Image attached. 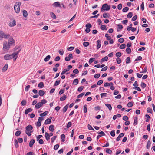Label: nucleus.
Returning <instances> with one entry per match:
<instances>
[{"instance_id": "obj_1", "label": "nucleus", "mask_w": 155, "mask_h": 155, "mask_svg": "<svg viewBox=\"0 0 155 155\" xmlns=\"http://www.w3.org/2000/svg\"><path fill=\"white\" fill-rule=\"evenodd\" d=\"M18 52H15L12 54H7L4 56V59L5 60H10L12 58L13 61H15L18 58Z\"/></svg>"}, {"instance_id": "obj_2", "label": "nucleus", "mask_w": 155, "mask_h": 155, "mask_svg": "<svg viewBox=\"0 0 155 155\" xmlns=\"http://www.w3.org/2000/svg\"><path fill=\"white\" fill-rule=\"evenodd\" d=\"M21 3L19 2H16L14 6V9L15 12L18 13L20 11Z\"/></svg>"}, {"instance_id": "obj_3", "label": "nucleus", "mask_w": 155, "mask_h": 155, "mask_svg": "<svg viewBox=\"0 0 155 155\" xmlns=\"http://www.w3.org/2000/svg\"><path fill=\"white\" fill-rule=\"evenodd\" d=\"M32 129L33 127L31 125H28L26 127L25 133L28 136H30L31 135L32 132Z\"/></svg>"}, {"instance_id": "obj_4", "label": "nucleus", "mask_w": 155, "mask_h": 155, "mask_svg": "<svg viewBox=\"0 0 155 155\" xmlns=\"http://www.w3.org/2000/svg\"><path fill=\"white\" fill-rule=\"evenodd\" d=\"M47 102L46 101L45 99H43L41 101V102L37 103L35 106V108L39 109L44 104Z\"/></svg>"}, {"instance_id": "obj_5", "label": "nucleus", "mask_w": 155, "mask_h": 155, "mask_svg": "<svg viewBox=\"0 0 155 155\" xmlns=\"http://www.w3.org/2000/svg\"><path fill=\"white\" fill-rule=\"evenodd\" d=\"M110 8V6L108 5L107 4H103L101 8V11H108Z\"/></svg>"}, {"instance_id": "obj_6", "label": "nucleus", "mask_w": 155, "mask_h": 155, "mask_svg": "<svg viewBox=\"0 0 155 155\" xmlns=\"http://www.w3.org/2000/svg\"><path fill=\"white\" fill-rule=\"evenodd\" d=\"M11 46L7 42H5L3 43V49L4 51H7L9 49Z\"/></svg>"}, {"instance_id": "obj_7", "label": "nucleus", "mask_w": 155, "mask_h": 155, "mask_svg": "<svg viewBox=\"0 0 155 155\" xmlns=\"http://www.w3.org/2000/svg\"><path fill=\"white\" fill-rule=\"evenodd\" d=\"M15 41L12 38H10L8 41V43L10 46L14 45Z\"/></svg>"}, {"instance_id": "obj_8", "label": "nucleus", "mask_w": 155, "mask_h": 155, "mask_svg": "<svg viewBox=\"0 0 155 155\" xmlns=\"http://www.w3.org/2000/svg\"><path fill=\"white\" fill-rule=\"evenodd\" d=\"M16 25V22L15 20H14L12 21H11L9 22L8 24V25L10 27H12L15 26Z\"/></svg>"}, {"instance_id": "obj_9", "label": "nucleus", "mask_w": 155, "mask_h": 155, "mask_svg": "<svg viewBox=\"0 0 155 155\" xmlns=\"http://www.w3.org/2000/svg\"><path fill=\"white\" fill-rule=\"evenodd\" d=\"M9 34H5L2 32L1 38H8L9 37Z\"/></svg>"}, {"instance_id": "obj_10", "label": "nucleus", "mask_w": 155, "mask_h": 155, "mask_svg": "<svg viewBox=\"0 0 155 155\" xmlns=\"http://www.w3.org/2000/svg\"><path fill=\"white\" fill-rule=\"evenodd\" d=\"M52 6L55 7H60V5L59 2H57L54 3L52 5Z\"/></svg>"}, {"instance_id": "obj_11", "label": "nucleus", "mask_w": 155, "mask_h": 155, "mask_svg": "<svg viewBox=\"0 0 155 155\" xmlns=\"http://www.w3.org/2000/svg\"><path fill=\"white\" fill-rule=\"evenodd\" d=\"M124 136V134L123 133H120L117 137L116 139L117 141H119L120 140V139L121 137H122Z\"/></svg>"}, {"instance_id": "obj_12", "label": "nucleus", "mask_w": 155, "mask_h": 155, "mask_svg": "<svg viewBox=\"0 0 155 155\" xmlns=\"http://www.w3.org/2000/svg\"><path fill=\"white\" fill-rule=\"evenodd\" d=\"M97 49H99L101 46V41L100 40H98L97 41Z\"/></svg>"}, {"instance_id": "obj_13", "label": "nucleus", "mask_w": 155, "mask_h": 155, "mask_svg": "<svg viewBox=\"0 0 155 155\" xmlns=\"http://www.w3.org/2000/svg\"><path fill=\"white\" fill-rule=\"evenodd\" d=\"M103 17L106 18H109L110 15L107 13H104L103 15Z\"/></svg>"}, {"instance_id": "obj_14", "label": "nucleus", "mask_w": 155, "mask_h": 155, "mask_svg": "<svg viewBox=\"0 0 155 155\" xmlns=\"http://www.w3.org/2000/svg\"><path fill=\"white\" fill-rule=\"evenodd\" d=\"M8 66L7 64H6L3 67V69H2V72H4L6 71L7 69Z\"/></svg>"}, {"instance_id": "obj_15", "label": "nucleus", "mask_w": 155, "mask_h": 155, "mask_svg": "<svg viewBox=\"0 0 155 155\" xmlns=\"http://www.w3.org/2000/svg\"><path fill=\"white\" fill-rule=\"evenodd\" d=\"M45 136L46 140L48 141L50 139V136L49 134L47 132H45Z\"/></svg>"}, {"instance_id": "obj_16", "label": "nucleus", "mask_w": 155, "mask_h": 155, "mask_svg": "<svg viewBox=\"0 0 155 155\" xmlns=\"http://www.w3.org/2000/svg\"><path fill=\"white\" fill-rule=\"evenodd\" d=\"M38 94L40 96H42L44 95L45 92L43 90H41L39 91Z\"/></svg>"}, {"instance_id": "obj_17", "label": "nucleus", "mask_w": 155, "mask_h": 155, "mask_svg": "<svg viewBox=\"0 0 155 155\" xmlns=\"http://www.w3.org/2000/svg\"><path fill=\"white\" fill-rule=\"evenodd\" d=\"M51 122V120L50 119H47L45 121L44 123L45 124H50Z\"/></svg>"}, {"instance_id": "obj_18", "label": "nucleus", "mask_w": 155, "mask_h": 155, "mask_svg": "<svg viewBox=\"0 0 155 155\" xmlns=\"http://www.w3.org/2000/svg\"><path fill=\"white\" fill-rule=\"evenodd\" d=\"M32 111V109L31 108H29L25 110V114H27L28 113L31 112Z\"/></svg>"}, {"instance_id": "obj_19", "label": "nucleus", "mask_w": 155, "mask_h": 155, "mask_svg": "<svg viewBox=\"0 0 155 155\" xmlns=\"http://www.w3.org/2000/svg\"><path fill=\"white\" fill-rule=\"evenodd\" d=\"M54 126L53 125H51L49 127V130L51 131H53L54 130Z\"/></svg>"}, {"instance_id": "obj_20", "label": "nucleus", "mask_w": 155, "mask_h": 155, "mask_svg": "<svg viewBox=\"0 0 155 155\" xmlns=\"http://www.w3.org/2000/svg\"><path fill=\"white\" fill-rule=\"evenodd\" d=\"M50 15L52 18L54 19H55L56 18V17L55 14L52 12H51L50 13Z\"/></svg>"}, {"instance_id": "obj_21", "label": "nucleus", "mask_w": 155, "mask_h": 155, "mask_svg": "<svg viewBox=\"0 0 155 155\" xmlns=\"http://www.w3.org/2000/svg\"><path fill=\"white\" fill-rule=\"evenodd\" d=\"M51 56L50 55H47L44 59V61L47 62L50 59Z\"/></svg>"}, {"instance_id": "obj_22", "label": "nucleus", "mask_w": 155, "mask_h": 155, "mask_svg": "<svg viewBox=\"0 0 155 155\" xmlns=\"http://www.w3.org/2000/svg\"><path fill=\"white\" fill-rule=\"evenodd\" d=\"M105 105L110 110H112V107L110 104H106Z\"/></svg>"}, {"instance_id": "obj_23", "label": "nucleus", "mask_w": 155, "mask_h": 155, "mask_svg": "<svg viewBox=\"0 0 155 155\" xmlns=\"http://www.w3.org/2000/svg\"><path fill=\"white\" fill-rule=\"evenodd\" d=\"M35 140L34 139H32L29 143V146L30 147H32L33 145L35 143Z\"/></svg>"}, {"instance_id": "obj_24", "label": "nucleus", "mask_w": 155, "mask_h": 155, "mask_svg": "<svg viewBox=\"0 0 155 155\" xmlns=\"http://www.w3.org/2000/svg\"><path fill=\"white\" fill-rule=\"evenodd\" d=\"M44 86L43 83L42 82H40L38 84V87L40 88H42Z\"/></svg>"}, {"instance_id": "obj_25", "label": "nucleus", "mask_w": 155, "mask_h": 155, "mask_svg": "<svg viewBox=\"0 0 155 155\" xmlns=\"http://www.w3.org/2000/svg\"><path fill=\"white\" fill-rule=\"evenodd\" d=\"M23 15L25 17H26L28 15L27 12L25 10H23L22 11Z\"/></svg>"}, {"instance_id": "obj_26", "label": "nucleus", "mask_w": 155, "mask_h": 155, "mask_svg": "<svg viewBox=\"0 0 155 155\" xmlns=\"http://www.w3.org/2000/svg\"><path fill=\"white\" fill-rule=\"evenodd\" d=\"M68 105L67 104L64 107L63 109V113H65L67 111L68 108Z\"/></svg>"}, {"instance_id": "obj_27", "label": "nucleus", "mask_w": 155, "mask_h": 155, "mask_svg": "<svg viewBox=\"0 0 155 155\" xmlns=\"http://www.w3.org/2000/svg\"><path fill=\"white\" fill-rule=\"evenodd\" d=\"M48 114V111H45L42 113L40 114V116L41 117H43L46 116Z\"/></svg>"}, {"instance_id": "obj_28", "label": "nucleus", "mask_w": 155, "mask_h": 155, "mask_svg": "<svg viewBox=\"0 0 155 155\" xmlns=\"http://www.w3.org/2000/svg\"><path fill=\"white\" fill-rule=\"evenodd\" d=\"M108 57L107 56H105L104 57L102 58L101 61L102 62H104L107 61L108 60Z\"/></svg>"}, {"instance_id": "obj_29", "label": "nucleus", "mask_w": 155, "mask_h": 155, "mask_svg": "<svg viewBox=\"0 0 155 155\" xmlns=\"http://www.w3.org/2000/svg\"><path fill=\"white\" fill-rule=\"evenodd\" d=\"M137 118L136 117H135L134 121V122L133 124L134 125H137Z\"/></svg>"}, {"instance_id": "obj_30", "label": "nucleus", "mask_w": 155, "mask_h": 155, "mask_svg": "<svg viewBox=\"0 0 155 155\" xmlns=\"http://www.w3.org/2000/svg\"><path fill=\"white\" fill-rule=\"evenodd\" d=\"M78 83V79H75L74 81L73 82V84L75 85H77Z\"/></svg>"}, {"instance_id": "obj_31", "label": "nucleus", "mask_w": 155, "mask_h": 155, "mask_svg": "<svg viewBox=\"0 0 155 155\" xmlns=\"http://www.w3.org/2000/svg\"><path fill=\"white\" fill-rule=\"evenodd\" d=\"M133 15L132 13L131 12H130L128 13V14L127 16V17L128 18H130L132 17Z\"/></svg>"}, {"instance_id": "obj_32", "label": "nucleus", "mask_w": 155, "mask_h": 155, "mask_svg": "<svg viewBox=\"0 0 155 155\" xmlns=\"http://www.w3.org/2000/svg\"><path fill=\"white\" fill-rule=\"evenodd\" d=\"M15 141V146L16 148H18V144L17 140L15 139L14 140Z\"/></svg>"}, {"instance_id": "obj_33", "label": "nucleus", "mask_w": 155, "mask_h": 155, "mask_svg": "<svg viewBox=\"0 0 155 155\" xmlns=\"http://www.w3.org/2000/svg\"><path fill=\"white\" fill-rule=\"evenodd\" d=\"M105 36L106 37L107 40H109L111 39V37L109 36L108 34H106L105 35Z\"/></svg>"}, {"instance_id": "obj_34", "label": "nucleus", "mask_w": 155, "mask_h": 155, "mask_svg": "<svg viewBox=\"0 0 155 155\" xmlns=\"http://www.w3.org/2000/svg\"><path fill=\"white\" fill-rule=\"evenodd\" d=\"M106 152L109 154H111L112 152V150L109 148L106 149Z\"/></svg>"}, {"instance_id": "obj_35", "label": "nucleus", "mask_w": 155, "mask_h": 155, "mask_svg": "<svg viewBox=\"0 0 155 155\" xmlns=\"http://www.w3.org/2000/svg\"><path fill=\"white\" fill-rule=\"evenodd\" d=\"M60 83V80H57L55 81V84H54V86H56L58 85Z\"/></svg>"}, {"instance_id": "obj_36", "label": "nucleus", "mask_w": 155, "mask_h": 155, "mask_svg": "<svg viewBox=\"0 0 155 155\" xmlns=\"http://www.w3.org/2000/svg\"><path fill=\"white\" fill-rule=\"evenodd\" d=\"M21 131H17L15 133V135L17 136H18L21 134Z\"/></svg>"}, {"instance_id": "obj_37", "label": "nucleus", "mask_w": 155, "mask_h": 155, "mask_svg": "<svg viewBox=\"0 0 155 155\" xmlns=\"http://www.w3.org/2000/svg\"><path fill=\"white\" fill-rule=\"evenodd\" d=\"M126 47V45L125 44H123L121 45L120 47V48L121 49H124Z\"/></svg>"}, {"instance_id": "obj_38", "label": "nucleus", "mask_w": 155, "mask_h": 155, "mask_svg": "<svg viewBox=\"0 0 155 155\" xmlns=\"http://www.w3.org/2000/svg\"><path fill=\"white\" fill-rule=\"evenodd\" d=\"M65 135L62 134L61 135V138L62 140V142H64L65 141Z\"/></svg>"}, {"instance_id": "obj_39", "label": "nucleus", "mask_w": 155, "mask_h": 155, "mask_svg": "<svg viewBox=\"0 0 155 155\" xmlns=\"http://www.w3.org/2000/svg\"><path fill=\"white\" fill-rule=\"evenodd\" d=\"M87 105H84V111L85 113L87 112Z\"/></svg>"}, {"instance_id": "obj_40", "label": "nucleus", "mask_w": 155, "mask_h": 155, "mask_svg": "<svg viewBox=\"0 0 155 155\" xmlns=\"http://www.w3.org/2000/svg\"><path fill=\"white\" fill-rule=\"evenodd\" d=\"M147 111L148 113H152V110L151 108L150 107H148L147 109Z\"/></svg>"}, {"instance_id": "obj_41", "label": "nucleus", "mask_w": 155, "mask_h": 155, "mask_svg": "<svg viewBox=\"0 0 155 155\" xmlns=\"http://www.w3.org/2000/svg\"><path fill=\"white\" fill-rule=\"evenodd\" d=\"M84 88V86H81L78 88V91L79 92H81L82 90Z\"/></svg>"}, {"instance_id": "obj_42", "label": "nucleus", "mask_w": 155, "mask_h": 155, "mask_svg": "<svg viewBox=\"0 0 155 155\" xmlns=\"http://www.w3.org/2000/svg\"><path fill=\"white\" fill-rule=\"evenodd\" d=\"M121 56V53L120 52H118L116 54V56L117 58H119Z\"/></svg>"}, {"instance_id": "obj_43", "label": "nucleus", "mask_w": 155, "mask_h": 155, "mask_svg": "<svg viewBox=\"0 0 155 155\" xmlns=\"http://www.w3.org/2000/svg\"><path fill=\"white\" fill-rule=\"evenodd\" d=\"M126 51L127 53L128 54H130L131 52V50L130 48H127L126 49Z\"/></svg>"}, {"instance_id": "obj_44", "label": "nucleus", "mask_w": 155, "mask_h": 155, "mask_svg": "<svg viewBox=\"0 0 155 155\" xmlns=\"http://www.w3.org/2000/svg\"><path fill=\"white\" fill-rule=\"evenodd\" d=\"M89 45V43L88 42H84L83 43V45L85 47H87Z\"/></svg>"}, {"instance_id": "obj_45", "label": "nucleus", "mask_w": 155, "mask_h": 155, "mask_svg": "<svg viewBox=\"0 0 155 155\" xmlns=\"http://www.w3.org/2000/svg\"><path fill=\"white\" fill-rule=\"evenodd\" d=\"M151 144V143L150 142V141H148L147 142V147H146L147 148V149H149V148H150Z\"/></svg>"}, {"instance_id": "obj_46", "label": "nucleus", "mask_w": 155, "mask_h": 155, "mask_svg": "<svg viewBox=\"0 0 155 155\" xmlns=\"http://www.w3.org/2000/svg\"><path fill=\"white\" fill-rule=\"evenodd\" d=\"M129 10V8L127 7H125L123 9V11L124 12H126Z\"/></svg>"}, {"instance_id": "obj_47", "label": "nucleus", "mask_w": 155, "mask_h": 155, "mask_svg": "<svg viewBox=\"0 0 155 155\" xmlns=\"http://www.w3.org/2000/svg\"><path fill=\"white\" fill-rule=\"evenodd\" d=\"M57 137L56 136H54L51 139V142L52 143L54 142L55 139H56Z\"/></svg>"}, {"instance_id": "obj_48", "label": "nucleus", "mask_w": 155, "mask_h": 155, "mask_svg": "<svg viewBox=\"0 0 155 155\" xmlns=\"http://www.w3.org/2000/svg\"><path fill=\"white\" fill-rule=\"evenodd\" d=\"M116 61L117 64H119L121 62V60L120 58H117L116 59Z\"/></svg>"}, {"instance_id": "obj_49", "label": "nucleus", "mask_w": 155, "mask_h": 155, "mask_svg": "<svg viewBox=\"0 0 155 155\" xmlns=\"http://www.w3.org/2000/svg\"><path fill=\"white\" fill-rule=\"evenodd\" d=\"M141 86L143 88H144L146 86V84L143 82H142L141 84Z\"/></svg>"}, {"instance_id": "obj_50", "label": "nucleus", "mask_w": 155, "mask_h": 155, "mask_svg": "<svg viewBox=\"0 0 155 155\" xmlns=\"http://www.w3.org/2000/svg\"><path fill=\"white\" fill-rule=\"evenodd\" d=\"M130 62V58L129 57H128L126 59V63L127 64H128Z\"/></svg>"}, {"instance_id": "obj_51", "label": "nucleus", "mask_w": 155, "mask_h": 155, "mask_svg": "<svg viewBox=\"0 0 155 155\" xmlns=\"http://www.w3.org/2000/svg\"><path fill=\"white\" fill-rule=\"evenodd\" d=\"M103 82V81L102 80H100L98 81L97 83V85H101V84H102Z\"/></svg>"}, {"instance_id": "obj_52", "label": "nucleus", "mask_w": 155, "mask_h": 155, "mask_svg": "<svg viewBox=\"0 0 155 155\" xmlns=\"http://www.w3.org/2000/svg\"><path fill=\"white\" fill-rule=\"evenodd\" d=\"M59 54L61 55H63L64 54V51L63 49H61L58 51Z\"/></svg>"}, {"instance_id": "obj_53", "label": "nucleus", "mask_w": 155, "mask_h": 155, "mask_svg": "<svg viewBox=\"0 0 155 155\" xmlns=\"http://www.w3.org/2000/svg\"><path fill=\"white\" fill-rule=\"evenodd\" d=\"M66 97L65 95L61 97L60 98V100L61 101H64L66 99Z\"/></svg>"}, {"instance_id": "obj_54", "label": "nucleus", "mask_w": 155, "mask_h": 155, "mask_svg": "<svg viewBox=\"0 0 155 155\" xmlns=\"http://www.w3.org/2000/svg\"><path fill=\"white\" fill-rule=\"evenodd\" d=\"M72 125L71 122H68V124L67 125V128H68L70 127Z\"/></svg>"}, {"instance_id": "obj_55", "label": "nucleus", "mask_w": 155, "mask_h": 155, "mask_svg": "<svg viewBox=\"0 0 155 155\" xmlns=\"http://www.w3.org/2000/svg\"><path fill=\"white\" fill-rule=\"evenodd\" d=\"M107 94L106 93H103L101 94V97H106L107 96Z\"/></svg>"}, {"instance_id": "obj_56", "label": "nucleus", "mask_w": 155, "mask_h": 155, "mask_svg": "<svg viewBox=\"0 0 155 155\" xmlns=\"http://www.w3.org/2000/svg\"><path fill=\"white\" fill-rule=\"evenodd\" d=\"M87 127L88 129L90 130H94V129L92 128V126L89 124L88 125Z\"/></svg>"}, {"instance_id": "obj_57", "label": "nucleus", "mask_w": 155, "mask_h": 155, "mask_svg": "<svg viewBox=\"0 0 155 155\" xmlns=\"http://www.w3.org/2000/svg\"><path fill=\"white\" fill-rule=\"evenodd\" d=\"M106 25H103L101 26L100 28L101 30H104V29H106Z\"/></svg>"}, {"instance_id": "obj_58", "label": "nucleus", "mask_w": 155, "mask_h": 155, "mask_svg": "<svg viewBox=\"0 0 155 155\" xmlns=\"http://www.w3.org/2000/svg\"><path fill=\"white\" fill-rule=\"evenodd\" d=\"M140 8L141 10L142 11H143L144 10V3L143 2L140 6Z\"/></svg>"}, {"instance_id": "obj_59", "label": "nucleus", "mask_w": 155, "mask_h": 155, "mask_svg": "<svg viewBox=\"0 0 155 155\" xmlns=\"http://www.w3.org/2000/svg\"><path fill=\"white\" fill-rule=\"evenodd\" d=\"M68 70H67V69H65L64 70L62 71V72L61 73V75H63L66 72L68 71Z\"/></svg>"}, {"instance_id": "obj_60", "label": "nucleus", "mask_w": 155, "mask_h": 155, "mask_svg": "<svg viewBox=\"0 0 155 155\" xmlns=\"http://www.w3.org/2000/svg\"><path fill=\"white\" fill-rule=\"evenodd\" d=\"M147 70V67H145L144 68V69L143 71H141V73H146Z\"/></svg>"}, {"instance_id": "obj_61", "label": "nucleus", "mask_w": 155, "mask_h": 155, "mask_svg": "<svg viewBox=\"0 0 155 155\" xmlns=\"http://www.w3.org/2000/svg\"><path fill=\"white\" fill-rule=\"evenodd\" d=\"M133 104L132 102H129L127 104V106L129 107H131L133 106Z\"/></svg>"}, {"instance_id": "obj_62", "label": "nucleus", "mask_w": 155, "mask_h": 155, "mask_svg": "<svg viewBox=\"0 0 155 155\" xmlns=\"http://www.w3.org/2000/svg\"><path fill=\"white\" fill-rule=\"evenodd\" d=\"M92 27V25L90 23H87L86 25V27L87 28H91Z\"/></svg>"}, {"instance_id": "obj_63", "label": "nucleus", "mask_w": 155, "mask_h": 155, "mask_svg": "<svg viewBox=\"0 0 155 155\" xmlns=\"http://www.w3.org/2000/svg\"><path fill=\"white\" fill-rule=\"evenodd\" d=\"M98 134L101 135V137L105 135V134L102 131L98 133Z\"/></svg>"}, {"instance_id": "obj_64", "label": "nucleus", "mask_w": 155, "mask_h": 155, "mask_svg": "<svg viewBox=\"0 0 155 155\" xmlns=\"http://www.w3.org/2000/svg\"><path fill=\"white\" fill-rule=\"evenodd\" d=\"M123 120L125 121L127 120L128 119V118L126 116H124L123 117Z\"/></svg>"}]
</instances>
